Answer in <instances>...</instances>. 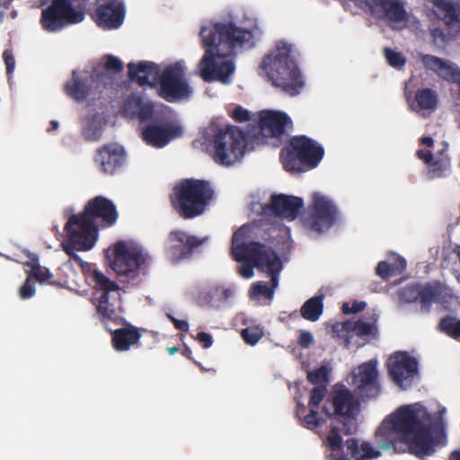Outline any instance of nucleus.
<instances>
[{"label":"nucleus","instance_id":"nucleus-1","mask_svg":"<svg viewBox=\"0 0 460 460\" xmlns=\"http://www.w3.org/2000/svg\"><path fill=\"white\" fill-rule=\"evenodd\" d=\"M380 432L385 441L383 447L394 452L407 447L415 456L424 459L447 443L446 424L441 417H433L425 408L412 405L400 407L389 419L383 421Z\"/></svg>","mask_w":460,"mask_h":460},{"label":"nucleus","instance_id":"nucleus-2","mask_svg":"<svg viewBox=\"0 0 460 460\" xmlns=\"http://www.w3.org/2000/svg\"><path fill=\"white\" fill-rule=\"evenodd\" d=\"M205 54L199 61L200 76L205 82H229L234 72V64L230 60L218 59L230 56L236 47H243L252 39V31L237 27L233 22H217L203 26L199 32Z\"/></svg>","mask_w":460,"mask_h":460},{"label":"nucleus","instance_id":"nucleus-3","mask_svg":"<svg viewBox=\"0 0 460 460\" xmlns=\"http://www.w3.org/2000/svg\"><path fill=\"white\" fill-rule=\"evenodd\" d=\"M128 70V77L139 86L155 87L159 83V95L167 102L188 99L192 93V89L184 78V66L180 62L166 66L162 74L160 66L149 61L129 63Z\"/></svg>","mask_w":460,"mask_h":460},{"label":"nucleus","instance_id":"nucleus-4","mask_svg":"<svg viewBox=\"0 0 460 460\" xmlns=\"http://www.w3.org/2000/svg\"><path fill=\"white\" fill-rule=\"evenodd\" d=\"M248 228L245 226L234 232L232 238V256L234 261L243 262L238 270L239 274L250 279L253 276V268H257L270 277L273 287H278L282 262L278 253L270 246L260 242H249Z\"/></svg>","mask_w":460,"mask_h":460},{"label":"nucleus","instance_id":"nucleus-5","mask_svg":"<svg viewBox=\"0 0 460 460\" xmlns=\"http://www.w3.org/2000/svg\"><path fill=\"white\" fill-rule=\"evenodd\" d=\"M118 218L119 213L113 201L103 196H96L86 203L81 213L69 217L67 227L72 228L70 234L74 242L82 248H92L98 231L95 220H100L102 227H111Z\"/></svg>","mask_w":460,"mask_h":460},{"label":"nucleus","instance_id":"nucleus-6","mask_svg":"<svg viewBox=\"0 0 460 460\" xmlns=\"http://www.w3.org/2000/svg\"><path fill=\"white\" fill-rule=\"evenodd\" d=\"M260 69L274 86L290 96L297 95L304 87L302 74L292 56V46L285 41H279L276 50L262 58Z\"/></svg>","mask_w":460,"mask_h":460},{"label":"nucleus","instance_id":"nucleus-7","mask_svg":"<svg viewBox=\"0 0 460 460\" xmlns=\"http://www.w3.org/2000/svg\"><path fill=\"white\" fill-rule=\"evenodd\" d=\"M213 199L214 190L209 181L194 178L182 179L170 194L172 208L183 219L202 215Z\"/></svg>","mask_w":460,"mask_h":460},{"label":"nucleus","instance_id":"nucleus-8","mask_svg":"<svg viewBox=\"0 0 460 460\" xmlns=\"http://www.w3.org/2000/svg\"><path fill=\"white\" fill-rule=\"evenodd\" d=\"M207 149L215 163L230 166L240 161L244 155L245 137L238 127H219L211 122L206 134Z\"/></svg>","mask_w":460,"mask_h":460},{"label":"nucleus","instance_id":"nucleus-9","mask_svg":"<svg viewBox=\"0 0 460 460\" xmlns=\"http://www.w3.org/2000/svg\"><path fill=\"white\" fill-rule=\"evenodd\" d=\"M324 155L323 147L305 136H294L281 148L279 159L289 172H305L318 166Z\"/></svg>","mask_w":460,"mask_h":460},{"label":"nucleus","instance_id":"nucleus-10","mask_svg":"<svg viewBox=\"0 0 460 460\" xmlns=\"http://www.w3.org/2000/svg\"><path fill=\"white\" fill-rule=\"evenodd\" d=\"M114 258L111 262L119 280L131 286L142 282V276L147 273V262L150 257L136 245L123 241L117 242L113 248Z\"/></svg>","mask_w":460,"mask_h":460},{"label":"nucleus","instance_id":"nucleus-11","mask_svg":"<svg viewBox=\"0 0 460 460\" xmlns=\"http://www.w3.org/2000/svg\"><path fill=\"white\" fill-rule=\"evenodd\" d=\"M89 0H51L41 10L40 25L48 32H58L84 21Z\"/></svg>","mask_w":460,"mask_h":460},{"label":"nucleus","instance_id":"nucleus-12","mask_svg":"<svg viewBox=\"0 0 460 460\" xmlns=\"http://www.w3.org/2000/svg\"><path fill=\"white\" fill-rule=\"evenodd\" d=\"M325 446L331 450L330 460H365L379 456L368 442H363L360 446L358 440L351 438L342 445L340 428L333 426L330 434L324 440Z\"/></svg>","mask_w":460,"mask_h":460},{"label":"nucleus","instance_id":"nucleus-13","mask_svg":"<svg viewBox=\"0 0 460 460\" xmlns=\"http://www.w3.org/2000/svg\"><path fill=\"white\" fill-rule=\"evenodd\" d=\"M338 215V208L331 199L314 192L308 213L304 217L303 222L309 229L323 233L335 225Z\"/></svg>","mask_w":460,"mask_h":460},{"label":"nucleus","instance_id":"nucleus-14","mask_svg":"<svg viewBox=\"0 0 460 460\" xmlns=\"http://www.w3.org/2000/svg\"><path fill=\"white\" fill-rule=\"evenodd\" d=\"M358 402L344 385H336L325 401L322 412L330 419H335L347 426L355 420Z\"/></svg>","mask_w":460,"mask_h":460},{"label":"nucleus","instance_id":"nucleus-15","mask_svg":"<svg viewBox=\"0 0 460 460\" xmlns=\"http://www.w3.org/2000/svg\"><path fill=\"white\" fill-rule=\"evenodd\" d=\"M182 133L181 126L158 112L141 128L143 141L156 148L165 146L172 140L181 137Z\"/></svg>","mask_w":460,"mask_h":460},{"label":"nucleus","instance_id":"nucleus-16","mask_svg":"<svg viewBox=\"0 0 460 460\" xmlns=\"http://www.w3.org/2000/svg\"><path fill=\"white\" fill-rule=\"evenodd\" d=\"M388 373L395 385L406 390L418 375V361L406 351H397L387 362Z\"/></svg>","mask_w":460,"mask_h":460},{"label":"nucleus","instance_id":"nucleus-17","mask_svg":"<svg viewBox=\"0 0 460 460\" xmlns=\"http://www.w3.org/2000/svg\"><path fill=\"white\" fill-rule=\"evenodd\" d=\"M206 240L207 238L199 239L181 230H172L169 233L165 244L166 256L173 262L190 258L194 249L200 246Z\"/></svg>","mask_w":460,"mask_h":460},{"label":"nucleus","instance_id":"nucleus-18","mask_svg":"<svg viewBox=\"0 0 460 460\" xmlns=\"http://www.w3.org/2000/svg\"><path fill=\"white\" fill-rule=\"evenodd\" d=\"M326 393L327 388L325 385L315 386L311 391L308 412H306V408L303 403L297 402L296 415L300 420L302 427L314 431L323 427L325 420L320 417L318 409Z\"/></svg>","mask_w":460,"mask_h":460},{"label":"nucleus","instance_id":"nucleus-19","mask_svg":"<svg viewBox=\"0 0 460 460\" xmlns=\"http://www.w3.org/2000/svg\"><path fill=\"white\" fill-rule=\"evenodd\" d=\"M123 0H97L93 18L102 29H118L124 21Z\"/></svg>","mask_w":460,"mask_h":460},{"label":"nucleus","instance_id":"nucleus-20","mask_svg":"<svg viewBox=\"0 0 460 460\" xmlns=\"http://www.w3.org/2000/svg\"><path fill=\"white\" fill-rule=\"evenodd\" d=\"M356 392L362 399L376 398L380 393L376 361L370 360L358 367V373L353 377Z\"/></svg>","mask_w":460,"mask_h":460},{"label":"nucleus","instance_id":"nucleus-21","mask_svg":"<svg viewBox=\"0 0 460 460\" xmlns=\"http://www.w3.org/2000/svg\"><path fill=\"white\" fill-rule=\"evenodd\" d=\"M303 206L304 201L301 198L285 194H273L270 197V203L263 207V212L292 221L297 217Z\"/></svg>","mask_w":460,"mask_h":460},{"label":"nucleus","instance_id":"nucleus-22","mask_svg":"<svg viewBox=\"0 0 460 460\" xmlns=\"http://www.w3.org/2000/svg\"><path fill=\"white\" fill-rule=\"evenodd\" d=\"M94 161L102 172L114 174L125 164L126 153L124 148L116 143L107 144L97 150Z\"/></svg>","mask_w":460,"mask_h":460},{"label":"nucleus","instance_id":"nucleus-23","mask_svg":"<svg viewBox=\"0 0 460 460\" xmlns=\"http://www.w3.org/2000/svg\"><path fill=\"white\" fill-rule=\"evenodd\" d=\"M119 300L120 293L99 295L93 298V304L96 307V314L106 330H109L110 323H113L116 325L125 323V320L116 310V304H118Z\"/></svg>","mask_w":460,"mask_h":460},{"label":"nucleus","instance_id":"nucleus-24","mask_svg":"<svg viewBox=\"0 0 460 460\" xmlns=\"http://www.w3.org/2000/svg\"><path fill=\"white\" fill-rule=\"evenodd\" d=\"M289 124H292V121L285 112L277 111H261L260 112L259 127L265 137H281Z\"/></svg>","mask_w":460,"mask_h":460},{"label":"nucleus","instance_id":"nucleus-25","mask_svg":"<svg viewBox=\"0 0 460 460\" xmlns=\"http://www.w3.org/2000/svg\"><path fill=\"white\" fill-rule=\"evenodd\" d=\"M429 1L435 8V15L441 20L446 26L455 32H460V0Z\"/></svg>","mask_w":460,"mask_h":460},{"label":"nucleus","instance_id":"nucleus-26","mask_svg":"<svg viewBox=\"0 0 460 460\" xmlns=\"http://www.w3.org/2000/svg\"><path fill=\"white\" fill-rule=\"evenodd\" d=\"M429 1L435 8V15L441 20L446 26L455 32H460V0Z\"/></svg>","mask_w":460,"mask_h":460},{"label":"nucleus","instance_id":"nucleus-27","mask_svg":"<svg viewBox=\"0 0 460 460\" xmlns=\"http://www.w3.org/2000/svg\"><path fill=\"white\" fill-rule=\"evenodd\" d=\"M108 332L111 335V344L113 349L119 352L129 350L133 347L141 346L140 340L142 332L139 328L127 323L126 327L111 330L109 327Z\"/></svg>","mask_w":460,"mask_h":460},{"label":"nucleus","instance_id":"nucleus-28","mask_svg":"<svg viewBox=\"0 0 460 460\" xmlns=\"http://www.w3.org/2000/svg\"><path fill=\"white\" fill-rule=\"evenodd\" d=\"M122 112L125 117L138 119L140 124L147 122L156 113L152 102L145 101L143 97L135 94L127 98Z\"/></svg>","mask_w":460,"mask_h":460},{"label":"nucleus","instance_id":"nucleus-29","mask_svg":"<svg viewBox=\"0 0 460 460\" xmlns=\"http://www.w3.org/2000/svg\"><path fill=\"white\" fill-rule=\"evenodd\" d=\"M229 288L221 286H211L202 289L197 296V303L202 307H215L226 302L231 296Z\"/></svg>","mask_w":460,"mask_h":460},{"label":"nucleus","instance_id":"nucleus-30","mask_svg":"<svg viewBox=\"0 0 460 460\" xmlns=\"http://www.w3.org/2000/svg\"><path fill=\"white\" fill-rule=\"evenodd\" d=\"M89 77H82L76 71H73L72 77L65 84L66 93L77 102L84 101L91 91Z\"/></svg>","mask_w":460,"mask_h":460},{"label":"nucleus","instance_id":"nucleus-31","mask_svg":"<svg viewBox=\"0 0 460 460\" xmlns=\"http://www.w3.org/2000/svg\"><path fill=\"white\" fill-rule=\"evenodd\" d=\"M92 280L94 283L95 293L94 296L99 295H111L119 293V287L115 282L111 280L102 271L94 270L92 273Z\"/></svg>","mask_w":460,"mask_h":460},{"label":"nucleus","instance_id":"nucleus-32","mask_svg":"<svg viewBox=\"0 0 460 460\" xmlns=\"http://www.w3.org/2000/svg\"><path fill=\"white\" fill-rule=\"evenodd\" d=\"M323 312V296H314L307 299L300 308L301 316L311 322L317 321Z\"/></svg>","mask_w":460,"mask_h":460},{"label":"nucleus","instance_id":"nucleus-33","mask_svg":"<svg viewBox=\"0 0 460 460\" xmlns=\"http://www.w3.org/2000/svg\"><path fill=\"white\" fill-rule=\"evenodd\" d=\"M405 269L406 261L399 257L394 263H388L385 261H380L376 268V273L384 280H387L391 277L400 275Z\"/></svg>","mask_w":460,"mask_h":460},{"label":"nucleus","instance_id":"nucleus-34","mask_svg":"<svg viewBox=\"0 0 460 460\" xmlns=\"http://www.w3.org/2000/svg\"><path fill=\"white\" fill-rule=\"evenodd\" d=\"M415 102L420 110L434 111L438 105V95L431 88L420 89L415 93Z\"/></svg>","mask_w":460,"mask_h":460},{"label":"nucleus","instance_id":"nucleus-35","mask_svg":"<svg viewBox=\"0 0 460 460\" xmlns=\"http://www.w3.org/2000/svg\"><path fill=\"white\" fill-rule=\"evenodd\" d=\"M71 230L72 228H68L66 223L65 226V231L66 233L69 243L62 244L63 250L68 255L70 261L80 266L82 270H84L86 267H88V264L83 261V259L75 252V251H88L91 248H82L80 244L74 242L70 234Z\"/></svg>","mask_w":460,"mask_h":460},{"label":"nucleus","instance_id":"nucleus-36","mask_svg":"<svg viewBox=\"0 0 460 460\" xmlns=\"http://www.w3.org/2000/svg\"><path fill=\"white\" fill-rule=\"evenodd\" d=\"M438 330L456 341L460 340V319L452 315H446L440 319Z\"/></svg>","mask_w":460,"mask_h":460},{"label":"nucleus","instance_id":"nucleus-37","mask_svg":"<svg viewBox=\"0 0 460 460\" xmlns=\"http://www.w3.org/2000/svg\"><path fill=\"white\" fill-rule=\"evenodd\" d=\"M441 292L438 287L431 286L429 284L420 286L419 293V302L421 304V307L425 308L428 312L433 302L439 299Z\"/></svg>","mask_w":460,"mask_h":460},{"label":"nucleus","instance_id":"nucleus-38","mask_svg":"<svg viewBox=\"0 0 460 460\" xmlns=\"http://www.w3.org/2000/svg\"><path fill=\"white\" fill-rule=\"evenodd\" d=\"M382 12L392 22H400L406 19L405 8L398 0H389V4L385 6Z\"/></svg>","mask_w":460,"mask_h":460},{"label":"nucleus","instance_id":"nucleus-39","mask_svg":"<svg viewBox=\"0 0 460 460\" xmlns=\"http://www.w3.org/2000/svg\"><path fill=\"white\" fill-rule=\"evenodd\" d=\"M352 331L358 337H373L377 336L376 319L372 323H367L363 320L352 321Z\"/></svg>","mask_w":460,"mask_h":460},{"label":"nucleus","instance_id":"nucleus-40","mask_svg":"<svg viewBox=\"0 0 460 460\" xmlns=\"http://www.w3.org/2000/svg\"><path fill=\"white\" fill-rule=\"evenodd\" d=\"M352 321L347 320L345 322H338L335 323L332 326V332L333 333V337L343 340L346 346H349L350 343V340L352 338L353 331H352Z\"/></svg>","mask_w":460,"mask_h":460},{"label":"nucleus","instance_id":"nucleus-41","mask_svg":"<svg viewBox=\"0 0 460 460\" xmlns=\"http://www.w3.org/2000/svg\"><path fill=\"white\" fill-rule=\"evenodd\" d=\"M263 329L260 326H249L241 332V336L248 345L254 346L263 337Z\"/></svg>","mask_w":460,"mask_h":460},{"label":"nucleus","instance_id":"nucleus-42","mask_svg":"<svg viewBox=\"0 0 460 460\" xmlns=\"http://www.w3.org/2000/svg\"><path fill=\"white\" fill-rule=\"evenodd\" d=\"M359 8L367 10L372 14L382 11L389 0H352Z\"/></svg>","mask_w":460,"mask_h":460},{"label":"nucleus","instance_id":"nucleus-43","mask_svg":"<svg viewBox=\"0 0 460 460\" xmlns=\"http://www.w3.org/2000/svg\"><path fill=\"white\" fill-rule=\"evenodd\" d=\"M270 284H272L270 282ZM277 287H273V285L269 286L267 283L262 281L256 282L252 284L251 288V296H264L265 298L271 299L274 295V288Z\"/></svg>","mask_w":460,"mask_h":460},{"label":"nucleus","instance_id":"nucleus-44","mask_svg":"<svg viewBox=\"0 0 460 460\" xmlns=\"http://www.w3.org/2000/svg\"><path fill=\"white\" fill-rule=\"evenodd\" d=\"M307 380L318 385H325L328 383V369L326 367H320L313 371L307 373Z\"/></svg>","mask_w":460,"mask_h":460},{"label":"nucleus","instance_id":"nucleus-45","mask_svg":"<svg viewBox=\"0 0 460 460\" xmlns=\"http://www.w3.org/2000/svg\"><path fill=\"white\" fill-rule=\"evenodd\" d=\"M448 161L444 159L432 160L429 164V174L431 178H439L445 175V172L448 168Z\"/></svg>","mask_w":460,"mask_h":460},{"label":"nucleus","instance_id":"nucleus-46","mask_svg":"<svg viewBox=\"0 0 460 460\" xmlns=\"http://www.w3.org/2000/svg\"><path fill=\"white\" fill-rule=\"evenodd\" d=\"M30 265L31 266V270L28 276V279H31V278H32L41 283L52 277L49 270L46 268L40 267L37 260L30 263Z\"/></svg>","mask_w":460,"mask_h":460},{"label":"nucleus","instance_id":"nucleus-47","mask_svg":"<svg viewBox=\"0 0 460 460\" xmlns=\"http://www.w3.org/2000/svg\"><path fill=\"white\" fill-rule=\"evenodd\" d=\"M385 54L387 63L393 67L400 68L406 63V59L401 52L394 51L391 49H385Z\"/></svg>","mask_w":460,"mask_h":460},{"label":"nucleus","instance_id":"nucleus-48","mask_svg":"<svg viewBox=\"0 0 460 460\" xmlns=\"http://www.w3.org/2000/svg\"><path fill=\"white\" fill-rule=\"evenodd\" d=\"M420 285H411L406 287L402 291V297L407 302H417L419 301Z\"/></svg>","mask_w":460,"mask_h":460},{"label":"nucleus","instance_id":"nucleus-49","mask_svg":"<svg viewBox=\"0 0 460 460\" xmlns=\"http://www.w3.org/2000/svg\"><path fill=\"white\" fill-rule=\"evenodd\" d=\"M367 306L366 302L354 301L350 305L349 303H344L341 306V311L344 314H357L363 311Z\"/></svg>","mask_w":460,"mask_h":460},{"label":"nucleus","instance_id":"nucleus-50","mask_svg":"<svg viewBox=\"0 0 460 460\" xmlns=\"http://www.w3.org/2000/svg\"><path fill=\"white\" fill-rule=\"evenodd\" d=\"M232 119L236 122H245L250 120V112L242 106L235 107L231 112Z\"/></svg>","mask_w":460,"mask_h":460},{"label":"nucleus","instance_id":"nucleus-51","mask_svg":"<svg viewBox=\"0 0 460 460\" xmlns=\"http://www.w3.org/2000/svg\"><path fill=\"white\" fill-rule=\"evenodd\" d=\"M105 68L108 71H114L119 73L123 70V64L118 58L109 55L106 58Z\"/></svg>","mask_w":460,"mask_h":460},{"label":"nucleus","instance_id":"nucleus-52","mask_svg":"<svg viewBox=\"0 0 460 460\" xmlns=\"http://www.w3.org/2000/svg\"><path fill=\"white\" fill-rule=\"evenodd\" d=\"M35 295V288L31 282V279L27 278L24 284L19 289V296L22 299H29Z\"/></svg>","mask_w":460,"mask_h":460},{"label":"nucleus","instance_id":"nucleus-53","mask_svg":"<svg viewBox=\"0 0 460 460\" xmlns=\"http://www.w3.org/2000/svg\"><path fill=\"white\" fill-rule=\"evenodd\" d=\"M3 59L5 64L6 74L12 75L15 67V60L13 52L9 49L4 50L3 53Z\"/></svg>","mask_w":460,"mask_h":460},{"label":"nucleus","instance_id":"nucleus-54","mask_svg":"<svg viewBox=\"0 0 460 460\" xmlns=\"http://www.w3.org/2000/svg\"><path fill=\"white\" fill-rule=\"evenodd\" d=\"M297 342L300 347L307 349L314 343V337L310 332L300 331Z\"/></svg>","mask_w":460,"mask_h":460},{"label":"nucleus","instance_id":"nucleus-55","mask_svg":"<svg viewBox=\"0 0 460 460\" xmlns=\"http://www.w3.org/2000/svg\"><path fill=\"white\" fill-rule=\"evenodd\" d=\"M431 37L436 45H444L447 41V37L444 31L440 28H436L431 31Z\"/></svg>","mask_w":460,"mask_h":460},{"label":"nucleus","instance_id":"nucleus-56","mask_svg":"<svg viewBox=\"0 0 460 460\" xmlns=\"http://www.w3.org/2000/svg\"><path fill=\"white\" fill-rule=\"evenodd\" d=\"M196 339L199 343L202 344L203 348H205V349L210 348L213 344L212 336L209 333L205 332H199L197 334Z\"/></svg>","mask_w":460,"mask_h":460},{"label":"nucleus","instance_id":"nucleus-57","mask_svg":"<svg viewBox=\"0 0 460 460\" xmlns=\"http://www.w3.org/2000/svg\"><path fill=\"white\" fill-rule=\"evenodd\" d=\"M417 156L428 165L433 160V154L429 150L420 149L417 151Z\"/></svg>","mask_w":460,"mask_h":460},{"label":"nucleus","instance_id":"nucleus-58","mask_svg":"<svg viewBox=\"0 0 460 460\" xmlns=\"http://www.w3.org/2000/svg\"><path fill=\"white\" fill-rule=\"evenodd\" d=\"M174 327L181 332H188L189 323L185 320H179L174 318L173 316H169Z\"/></svg>","mask_w":460,"mask_h":460},{"label":"nucleus","instance_id":"nucleus-59","mask_svg":"<svg viewBox=\"0 0 460 460\" xmlns=\"http://www.w3.org/2000/svg\"><path fill=\"white\" fill-rule=\"evenodd\" d=\"M83 135L86 140L95 141L99 139L101 134L97 129H94L93 132H91V128H87L83 130Z\"/></svg>","mask_w":460,"mask_h":460},{"label":"nucleus","instance_id":"nucleus-60","mask_svg":"<svg viewBox=\"0 0 460 460\" xmlns=\"http://www.w3.org/2000/svg\"><path fill=\"white\" fill-rule=\"evenodd\" d=\"M420 144L431 147L434 144V140L431 137H422L420 138Z\"/></svg>","mask_w":460,"mask_h":460},{"label":"nucleus","instance_id":"nucleus-61","mask_svg":"<svg viewBox=\"0 0 460 460\" xmlns=\"http://www.w3.org/2000/svg\"><path fill=\"white\" fill-rule=\"evenodd\" d=\"M449 460H460V450H454L449 456Z\"/></svg>","mask_w":460,"mask_h":460},{"label":"nucleus","instance_id":"nucleus-62","mask_svg":"<svg viewBox=\"0 0 460 460\" xmlns=\"http://www.w3.org/2000/svg\"><path fill=\"white\" fill-rule=\"evenodd\" d=\"M50 126H51V127H50V128L49 129V131H50V130H56V129L58 128V121H56V120H52V121L50 122Z\"/></svg>","mask_w":460,"mask_h":460},{"label":"nucleus","instance_id":"nucleus-63","mask_svg":"<svg viewBox=\"0 0 460 460\" xmlns=\"http://www.w3.org/2000/svg\"><path fill=\"white\" fill-rule=\"evenodd\" d=\"M178 350H179V349L177 347H169V348H167V351L169 352L170 355H173Z\"/></svg>","mask_w":460,"mask_h":460},{"label":"nucleus","instance_id":"nucleus-64","mask_svg":"<svg viewBox=\"0 0 460 460\" xmlns=\"http://www.w3.org/2000/svg\"><path fill=\"white\" fill-rule=\"evenodd\" d=\"M182 354L186 356L188 358H190L191 350L189 348H185Z\"/></svg>","mask_w":460,"mask_h":460}]
</instances>
